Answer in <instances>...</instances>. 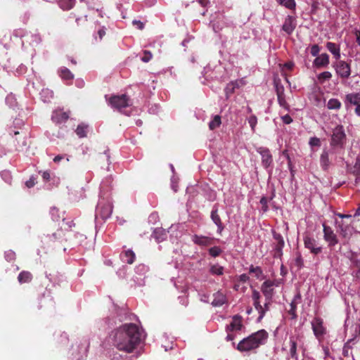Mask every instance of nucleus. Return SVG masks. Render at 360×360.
<instances>
[{"label": "nucleus", "instance_id": "obj_1", "mask_svg": "<svg viewBox=\"0 0 360 360\" xmlns=\"http://www.w3.org/2000/svg\"><path fill=\"white\" fill-rule=\"evenodd\" d=\"M114 346L120 351L131 353L141 342V333L135 323H124L112 332Z\"/></svg>", "mask_w": 360, "mask_h": 360}, {"label": "nucleus", "instance_id": "obj_2", "mask_svg": "<svg viewBox=\"0 0 360 360\" xmlns=\"http://www.w3.org/2000/svg\"><path fill=\"white\" fill-rule=\"evenodd\" d=\"M268 336V333L265 330H259L243 339L238 344L237 349L240 352H248L257 349L266 342Z\"/></svg>", "mask_w": 360, "mask_h": 360}, {"label": "nucleus", "instance_id": "obj_3", "mask_svg": "<svg viewBox=\"0 0 360 360\" xmlns=\"http://www.w3.org/2000/svg\"><path fill=\"white\" fill-rule=\"evenodd\" d=\"M252 301H253V305H254L255 309L259 313V316L257 318V321L259 322L264 318L266 313L268 311H269L270 306L271 305V303H272V300L265 298V302H264V305H262L260 304V301H259V300L261 298L260 293L259 292H257L256 290H252Z\"/></svg>", "mask_w": 360, "mask_h": 360}, {"label": "nucleus", "instance_id": "obj_4", "mask_svg": "<svg viewBox=\"0 0 360 360\" xmlns=\"http://www.w3.org/2000/svg\"><path fill=\"white\" fill-rule=\"evenodd\" d=\"M108 104L111 108L122 111L123 108L130 105V99L126 94L113 95L110 97Z\"/></svg>", "mask_w": 360, "mask_h": 360}, {"label": "nucleus", "instance_id": "obj_5", "mask_svg": "<svg viewBox=\"0 0 360 360\" xmlns=\"http://www.w3.org/2000/svg\"><path fill=\"white\" fill-rule=\"evenodd\" d=\"M112 212V205L109 199L104 198L99 200L96 207V214L103 219L109 218Z\"/></svg>", "mask_w": 360, "mask_h": 360}, {"label": "nucleus", "instance_id": "obj_6", "mask_svg": "<svg viewBox=\"0 0 360 360\" xmlns=\"http://www.w3.org/2000/svg\"><path fill=\"white\" fill-rule=\"evenodd\" d=\"M299 339H300L299 336L291 335L289 338V340L288 342H285L283 343V346L282 347V350L283 351H288L290 357L295 360L298 359L297 349V341Z\"/></svg>", "mask_w": 360, "mask_h": 360}, {"label": "nucleus", "instance_id": "obj_7", "mask_svg": "<svg viewBox=\"0 0 360 360\" xmlns=\"http://www.w3.org/2000/svg\"><path fill=\"white\" fill-rule=\"evenodd\" d=\"M344 103L345 107L349 109L352 105H355V113L360 117V94L350 93L345 95Z\"/></svg>", "mask_w": 360, "mask_h": 360}, {"label": "nucleus", "instance_id": "obj_8", "mask_svg": "<svg viewBox=\"0 0 360 360\" xmlns=\"http://www.w3.org/2000/svg\"><path fill=\"white\" fill-rule=\"evenodd\" d=\"M346 135L342 125L337 126L333 131L331 142L332 146H342Z\"/></svg>", "mask_w": 360, "mask_h": 360}, {"label": "nucleus", "instance_id": "obj_9", "mask_svg": "<svg viewBox=\"0 0 360 360\" xmlns=\"http://www.w3.org/2000/svg\"><path fill=\"white\" fill-rule=\"evenodd\" d=\"M304 248L308 249L311 253L314 255H319L322 252V247L319 245L318 242L309 235L304 236Z\"/></svg>", "mask_w": 360, "mask_h": 360}, {"label": "nucleus", "instance_id": "obj_10", "mask_svg": "<svg viewBox=\"0 0 360 360\" xmlns=\"http://www.w3.org/2000/svg\"><path fill=\"white\" fill-rule=\"evenodd\" d=\"M323 238L328 243V245L333 247L337 245L338 243V240L333 229L325 223L323 224Z\"/></svg>", "mask_w": 360, "mask_h": 360}, {"label": "nucleus", "instance_id": "obj_11", "mask_svg": "<svg viewBox=\"0 0 360 360\" xmlns=\"http://www.w3.org/2000/svg\"><path fill=\"white\" fill-rule=\"evenodd\" d=\"M257 152L262 156V163L264 167L266 169L269 168L273 162V158L270 150L266 148L261 147L257 149Z\"/></svg>", "mask_w": 360, "mask_h": 360}, {"label": "nucleus", "instance_id": "obj_12", "mask_svg": "<svg viewBox=\"0 0 360 360\" xmlns=\"http://www.w3.org/2000/svg\"><path fill=\"white\" fill-rule=\"evenodd\" d=\"M296 18L291 15H288L282 26V30L288 34H291L296 27Z\"/></svg>", "mask_w": 360, "mask_h": 360}, {"label": "nucleus", "instance_id": "obj_13", "mask_svg": "<svg viewBox=\"0 0 360 360\" xmlns=\"http://www.w3.org/2000/svg\"><path fill=\"white\" fill-rule=\"evenodd\" d=\"M335 70L337 74L342 78H348L350 75V66L345 61H339Z\"/></svg>", "mask_w": 360, "mask_h": 360}, {"label": "nucleus", "instance_id": "obj_14", "mask_svg": "<svg viewBox=\"0 0 360 360\" xmlns=\"http://www.w3.org/2000/svg\"><path fill=\"white\" fill-rule=\"evenodd\" d=\"M261 291L266 299H271L274 294V283L268 280L264 281L261 285Z\"/></svg>", "mask_w": 360, "mask_h": 360}, {"label": "nucleus", "instance_id": "obj_15", "mask_svg": "<svg viewBox=\"0 0 360 360\" xmlns=\"http://www.w3.org/2000/svg\"><path fill=\"white\" fill-rule=\"evenodd\" d=\"M312 329L316 337L321 336L325 333V328L323 326V321L319 317L314 318L311 321Z\"/></svg>", "mask_w": 360, "mask_h": 360}, {"label": "nucleus", "instance_id": "obj_16", "mask_svg": "<svg viewBox=\"0 0 360 360\" xmlns=\"http://www.w3.org/2000/svg\"><path fill=\"white\" fill-rule=\"evenodd\" d=\"M249 277L246 274H242L240 276L239 281L234 285L236 290L245 291L249 289H252L249 282Z\"/></svg>", "mask_w": 360, "mask_h": 360}, {"label": "nucleus", "instance_id": "obj_17", "mask_svg": "<svg viewBox=\"0 0 360 360\" xmlns=\"http://www.w3.org/2000/svg\"><path fill=\"white\" fill-rule=\"evenodd\" d=\"M69 118V113L61 110H56L52 115V120L56 124L66 122Z\"/></svg>", "mask_w": 360, "mask_h": 360}, {"label": "nucleus", "instance_id": "obj_18", "mask_svg": "<svg viewBox=\"0 0 360 360\" xmlns=\"http://www.w3.org/2000/svg\"><path fill=\"white\" fill-rule=\"evenodd\" d=\"M227 328L230 331H240L243 328L242 317L239 315L233 316L232 321Z\"/></svg>", "mask_w": 360, "mask_h": 360}, {"label": "nucleus", "instance_id": "obj_19", "mask_svg": "<svg viewBox=\"0 0 360 360\" xmlns=\"http://www.w3.org/2000/svg\"><path fill=\"white\" fill-rule=\"evenodd\" d=\"M338 231L344 238H349L352 235V227L344 223L339 224L338 226Z\"/></svg>", "mask_w": 360, "mask_h": 360}, {"label": "nucleus", "instance_id": "obj_20", "mask_svg": "<svg viewBox=\"0 0 360 360\" xmlns=\"http://www.w3.org/2000/svg\"><path fill=\"white\" fill-rule=\"evenodd\" d=\"M213 238L202 236H194L193 242L199 245L209 246L213 244Z\"/></svg>", "mask_w": 360, "mask_h": 360}, {"label": "nucleus", "instance_id": "obj_21", "mask_svg": "<svg viewBox=\"0 0 360 360\" xmlns=\"http://www.w3.org/2000/svg\"><path fill=\"white\" fill-rule=\"evenodd\" d=\"M329 63V57L326 53H322L314 61V65L317 68L326 67Z\"/></svg>", "mask_w": 360, "mask_h": 360}, {"label": "nucleus", "instance_id": "obj_22", "mask_svg": "<svg viewBox=\"0 0 360 360\" xmlns=\"http://www.w3.org/2000/svg\"><path fill=\"white\" fill-rule=\"evenodd\" d=\"M32 278V274L28 271H21L18 276V281L20 284L30 283Z\"/></svg>", "mask_w": 360, "mask_h": 360}, {"label": "nucleus", "instance_id": "obj_23", "mask_svg": "<svg viewBox=\"0 0 360 360\" xmlns=\"http://www.w3.org/2000/svg\"><path fill=\"white\" fill-rule=\"evenodd\" d=\"M225 303V295L221 292H217L213 295V300L212 304L214 307H221Z\"/></svg>", "mask_w": 360, "mask_h": 360}, {"label": "nucleus", "instance_id": "obj_24", "mask_svg": "<svg viewBox=\"0 0 360 360\" xmlns=\"http://www.w3.org/2000/svg\"><path fill=\"white\" fill-rule=\"evenodd\" d=\"M329 153L326 150H323L320 157V164L323 169L327 170L330 165Z\"/></svg>", "mask_w": 360, "mask_h": 360}, {"label": "nucleus", "instance_id": "obj_25", "mask_svg": "<svg viewBox=\"0 0 360 360\" xmlns=\"http://www.w3.org/2000/svg\"><path fill=\"white\" fill-rule=\"evenodd\" d=\"M351 172L356 176L355 182L359 183L360 181V158H356L354 165L351 168Z\"/></svg>", "mask_w": 360, "mask_h": 360}, {"label": "nucleus", "instance_id": "obj_26", "mask_svg": "<svg viewBox=\"0 0 360 360\" xmlns=\"http://www.w3.org/2000/svg\"><path fill=\"white\" fill-rule=\"evenodd\" d=\"M59 75L63 80L66 81L72 80L74 78L73 74L68 68L65 67H62L60 68Z\"/></svg>", "mask_w": 360, "mask_h": 360}, {"label": "nucleus", "instance_id": "obj_27", "mask_svg": "<svg viewBox=\"0 0 360 360\" xmlns=\"http://www.w3.org/2000/svg\"><path fill=\"white\" fill-rule=\"evenodd\" d=\"M326 47L328 51L334 55L336 59H338L340 57V48L335 44L328 42L326 44Z\"/></svg>", "mask_w": 360, "mask_h": 360}, {"label": "nucleus", "instance_id": "obj_28", "mask_svg": "<svg viewBox=\"0 0 360 360\" xmlns=\"http://www.w3.org/2000/svg\"><path fill=\"white\" fill-rule=\"evenodd\" d=\"M70 15H73V17L76 18V22L79 26L84 25L88 21L87 15L84 13L78 14L72 13H70Z\"/></svg>", "mask_w": 360, "mask_h": 360}, {"label": "nucleus", "instance_id": "obj_29", "mask_svg": "<svg viewBox=\"0 0 360 360\" xmlns=\"http://www.w3.org/2000/svg\"><path fill=\"white\" fill-rule=\"evenodd\" d=\"M135 257L134 252L131 250H128L124 251L122 260L127 264H131L134 263Z\"/></svg>", "mask_w": 360, "mask_h": 360}, {"label": "nucleus", "instance_id": "obj_30", "mask_svg": "<svg viewBox=\"0 0 360 360\" xmlns=\"http://www.w3.org/2000/svg\"><path fill=\"white\" fill-rule=\"evenodd\" d=\"M301 296L300 294H297L293 299V300L290 303V309L289 310V314L292 315V319H295L297 318L296 314V308H297V300H300Z\"/></svg>", "mask_w": 360, "mask_h": 360}, {"label": "nucleus", "instance_id": "obj_31", "mask_svg": "<svg viewBox=\"0 0 360 360\" xmlns=\"http://www.w3.org/2000/svg\"><path fill=\"white\" fill-rule=\"evenodd\" d=\"M211 218L213 220V221L215 223V224L218 226V231L219 232H221V231L223 230V226L221 222L220 217L217 213V210L212 211Z\"/></svg>", "mask_w": 360, "mask_h": 360}, {"label": "nucleus", "instance_id": "obj_32", "mask_svg": "<svg viewBox=\"0 0 360 360\" xmlns=\"http://www.w3.org/2000/svg\"><path fill=\"white\" fill-rule=\"evenodd\" d=\"M75 132L79 138L86 137L88 132V126L84 124H79Z\"/></svg>", "mask_w": 360, "mask_h": 360}, {"label": "nucleus", "instance_id": "obj_33", "mask_svg": "<svg viewBox=\"0 0 360 360\" xmlns=\"http://www.w3.org/2000/svg\"><path fill=\"white\" fill-rule=\"evenodd\" d=\"M341 107L340 101L337 98H330L327 103L329 110H339Z\"/></svg>", "mask_w": 360, "mask_h": 360}, {"label": "nucleus", "instance_id": "obj_34", "mask_svg": "<svg viewBox=\"0 0 360 360\" xmlns=\"http://www.w3.org/2000/svg\"><path fill=\"white\" fill-rule=\"evenodd\" d=\"M75 2V0H60L59 6L63 10H70L73 7Z\"/></svg>", "mask_w": 360, "mask_h": 360}, {"label": "nucleus", "instance_id": "obj_35", "mask_svg": "<svg viewBox=\"0 0 360 360\" xmlns=\"http://www.w3.org/2000/svg\"><path fill=\"white\" fill-rule=\"evenodd\" d=\"M221 123V117L218 115H215L212 120L209 123V128L210 130H214L219 127Z\"/></svg>", "mask_w": 360, "mask_h": 360}, {"label": "nucleus", "instance_id": "obj_36", "mask_svg": "<svg viewBox=\"0 0 360 360\" xmlns=\"http://www.w3.org/2000/svg\"><path fill=\"white\" fill-rule=\"evenodd\" d=\"M249 272L250 274H253L254 276L258 279H260L262 275V269L259 266H254L253 265L250 266Z\"/></svg>", "mask_w": 360, "mask_h": 360}, {"label": "nucleus", "instance_id": "obj_37", "mask_svg": "<svg viewBox=\"0 0 360 360\" xmlns=\"http://www.w3.org/2000/svg\"><path fill=\"white\" fill-rule=\"evenodd\" d=\"M277 98L280 106L283 107L286 110H290V105L285 100V94L277 95Z\"/></svg>", "mask_w": 360, "mask_h": 360}, {"label": "nucleus", "instance_id": "obj_38", "mask_svg": "<svg viewBox=\"0 0 360 360\" xmlns=\"http://www.w3.org/2000/svg\"><path fill=\"white\" fill-rule=\"evenodd\" d=\"M274 238L278 241V245H276V250L279 252L281 253L282 248L284 245V241L283 240L282 236L280 234L275 233L274 235Z\"/></svg>", "mask_w": 360, "mask_h": 360}, {"label": "nucleus", "instance_id": "obj_39", "mask_svg": "<svg viewBox=\"0 0 360 360\" xmlns=\"http://www.w3.org/2000/svg\"><path fill=\"white\" fill-rule=\"evenodd\" d=\"M277 1L289 9H293L295 7V0H277Z\"/></svg>", "mask_w": 360, "mask_h": 360}, {"label": "nucleus", "instance_id": "obj_40", "mask_svg": "<svg viewBox=\"0 0 360 360\" xmlns=\"http://www.w3.org/2000/svg\"><path fill=\"white\" fill-rule=\"evenodd\" d=\"M212 274L216 275H222L224 273V268L218 265H213L210 269Z\"/></svg>", "mask_w": 360, "mask_h": 360}, {"label": "nucleus", "instance_id": "obj_41", "mask_svg": "<svg viewBox=\"0 0 360 360\" xmlns=\"http://www.w3.org/2000/svg\"><path fill=\"white\" fill-rule=\"evenodd\" d=\"M274 85H275V89H276V95H281V94H284V87L283 85L281 84V83L279 82H277V81H274Z\"/></svg>", "mask_w": 360, "mask_h": 360}, {"label": "nucleus", "instance_id": "obj_42", "mask_svg": "<svg viewBox=\"0 0 360 360\" xmlns=\"http://www.w3.org/2000/svg\"><path fill=\"white\" fill-rule=\"evenodd\" d=\"M332 77V75L330 72H323L319 75L318 79L321 80V82H323L325 80L330 79Z\"/></svg>", "mask_w": 360, "mask_h": 360}, {"label": "nucleus", "instance_id": "obj_43", "mask_svg": "<svg viewBox=\"0 0 360 360\" xmlns=\"http://www.w3.org/2000/svg\"><path fill=\"white\" fill-rule=\"evenodd\" d=\"M153 55L150 51L145 50L143 51V56L141 58V60L144 63H148L152 59Z\"/></svg>", "mask_w": 360, "mask_h": 360}, {"label": "nucleus", "instance_id": "obj_44", "mask_svg": "<svg viewBox=\"0 0 360 360\" xmlns=\"http://www.w3.org/2000/svg\"><path fill=\"white\" fill-rule=\"evenodd\" d=\"M248 123L250 124V126L251 127L252 130L254 131H255V127L257 125V119L256 116L251 115L248 118Z\"/></svg>", "mask_w": 360, "mask_h": 360}, {"label": "nucleus", "instance_id": "obj_45", "mask_svg": "<svg viewBox=\"0 0 360 360\" xmlns=\"http://www.w3.org/2000/svg\"><path fill=\"white\" fill-rule=\"evenodd\" d=\"M238 87L239 84L238 81L231 82L228 84V86H226V90H229V92L233 93L234 89Z\"/></svg>", "mask_w": 360, "mask_h": 360}, {"label": "nucleus", "instance_id": "obj_46", "mask_svg": "<svg viewBox=\"0 0 360 360\" xmlns=\"http://www.w3.org/2000/svg\"><path fill=\"white\" fill-rule=\"evenodd\" d=\"M5 257L8 262L13 261L15 259V253L12 250H8L6 252Z\"/></svg>", "mask_w": 360, "mask_h": 360}, {"label": "nucleus", "instance_id": "obj_47", "mask_svg": "<svg viewBox=\"0 0 360 360\" xmlns=\"http://www.w3.org/2000/svg\"><path fill=\"white\" fill-rule=\"evenodd\" d=\"M209 252L212 257H217L221 252V250L217 247H213L209 250Z\"/></svg>", "mask_w": 360, "mask_h": 360}, {"label": "nucleus", "instance_id": "obj_48", "mask_svg": "<svg viewBox=\"0 0 360 360\" xmlns=\"http://www.w3.org/2000/svg\"><path fill=\"white\" fill-rule=\"evenodd\" d=\"M354 266L357 268V271L354 273L353 276L359 278H360V261H354Z\"/></svg>", "mask_w": 360, "mask_h": 360}, {"label": "nucleus", "instance_id": "obj_49", "mask_svg": "<svg viewBox=\"0 0 360 360\" xmlns=\"http://www.w3.org/2000/svg\"><path fill=\"white\" fill-rule=\"evenodd\" d=\"M309 144L311 146H319L321 145L320 139L316 137H312L309 140Z\"/></svg>", "mask_w": 360, "mask_h": 360}, {"label": "nucleus", "instance_id": "obj_50", "mask_svg": "<svg viewBox=\"0 0 360 360\" xmlns=\"http://www.w3.org/2000/svg\"><path fill=\"white\" fill-rule=\"evenodd\" d=\"M267 199L266 197H262L260 200V203L262 205V210L266 212L268 210Z\"/></svg>", "mask_w": 360, "mask_h": 360}, {"label": "nucleus", "instance_id": "obj_51", "mask_svg": "<svg viewBox=\"0 0 360 360\" xmlns=\"http://www.w3.org/2000/svg\"><path fill=\"white\" fill-rule=\"evenodd\" d=\"M283 122L285 124H290L292 122V119L289 115H285L281 117Z\"/></svg>", "mask_w": 360, "mask_h": 360}, {"label": "nucleus", "instance_id": "obj_52", "mask_svg": "<svg viewBox=\"0 0 360 360\" xmlns=\"http://www.w3.org/2000/svg\"><path fill=\"white\" fill-rule=\"evenodd\" d=\"M311 54L313 56H316V55H318L319 52V47L317 44H314L311 46Z\"/></svg>", "mask_w": 360, "mask_h": 360}, {"label": "nucleus", "instance_id": "obj_53", "mask_svg": "<svg viewBox=\"0 0 360 360\" xmlns=\"http://www.w3.org/2000/svg\"><path fill=\"white\" fill-rule=\"evenodd\" d=\"M134 25H136L139 30H143L144 27V24L140 20H134L132 22Z\"/></svg>", "mask_w": 360, "mask_h": 360}, {"label": "nucleus", "instance_id": "obj_54", "mask_svg": "<svg viewBox=\"0 0 360 360\" xmlns=\"http://www.w3.org/2000/svg\"><path fill=\"white\" fill-rule=\"evenodd\" d=\"M105 34H106V32H105V30L104 27L101 28L98 31V37H99L100 39H102L103 37L105 35Z\"/></svg>", "mask_w": 360, "mask_h": 360}, {"label": "nucleus", "instance_id": "obj_55", "mask_svg": "<svg viewBox=\"0 0 360 360\" xmlns=\"http://www.w3.org/2000/svg\"><path fill=\"white\" fill-rule=\"evenodd\" d=\"M25 184L28 188L33 187L35 184L34 179H30V180L26 181Z\"/></svg>", "mask_w": 360, "mask_h": 360}, {"label": "nucleus", "instance_id": "obj_56", "mask_svg": "<svg viewBox=\"0 0 360 360\" xmlns=\"http://www.w3.org/2000/svg\"><path fill=\"white\" fill-rule=\"evenodd\" d=\"M65 155H58L53 158V161L56 163H58L60 161H61L63 159H64Z\"/></svg>", "mask_w": 360, "mask_h": 360}, {"label": "nucleus", "instance_id": "obj_57", "mask_svg": "<svg viewBox=\"0 0 360 360\" xmlns=\"http://www.w3.org/2000/svg\"><path fill=\"white\" fill-rule=\"evenodd\" d=\"M356 41L357 44L360 46V31H355Z\"/></svg>", "mask_w": 360, "mask_h": 360}, {"label": "nucleus", "instance_id": "obj_58", "mask_svg": "<svg viewBox=\"0 0 360 360\" xmlns=\"http://www.w3.org/2000/svg\"><path fill=\"white\" fill-rule=\"evenodd\" d=\"M198 3L202 7H205L209 4V0H198Z\"/></svg>", "mask_w": 360, "mask_h": 360}, {"label": "nucleus", "instance_id": "obj_59", "mask_svg": "<svg viewBox=\"0 0 360 360\" xmlns=\"http://www.w3.org/2000/svg\"><path fill=\"white\" fill-rule=\"evenodd\" d=\"M42 177L45 180H49L50 179V174L48 172H44L42 174Z\"/></svg>", "mask_w": 360, "mask_h": 360}, {"label": "nucleus", "instance_id": "obj_60", "mask_svg": "<svg viewBox=\"0 0 360 360\" xmlns=\"http://www.w3.org/2000/svg\"><path fill=\"white\" fill-rule=\"evenodd\" d=\"M342 354L345 356H347L349 355V347H345L343 348Z\"/></svg>", "mask_w": 360, "mask_h": 360}, {"label": "nucleus", "instance_id": "obj_61", "mask_svg": "<svg viewBox=\"0 0 360 360\" xmlns=\"http://www.w3.org/2000/svg\"><path fill=\"white\" fill-rule=\"evenodd\" d=\"M288 168L291 172V174L293 175V172H294V170L292 169V161H289L288 162Z\"/></svg>", "mask_w": 360, "mask_h": 360}, {"label": "nucleus", "instance_id": "obj_62", "mask_svg": "<svg viewBox=\"0 0 360 360\" xmlns=\"http://www.w3.org/2000/svg\"><path fill=\"white\" fill-rule=\"evenodd\" d=\"M337 215H338L339 217L342 218V219H343V218H349V217H351V215H349V214H340V213L337 214Z\"/></svg>", "mask_w": 360, "mask_h": 360}, {"label": "nucleus", "instance_id": "obj_63", "mask_svg": "<svg viewBox=\"0 0 360 360\" xmlns=\"http://www.w3.org/2000/svg\"><path fill=\"white\" fill-rule=\"evenodd\" d=\"M213 29H214V32H217L221 30V28L219 29L218 27H217L215 23L213 24Z\"/></svg>", "mask_w": 360, "mask_h": 360}, {"label": "nucleus", "instance_id": "obj_64", "mask_svg": "<svg viewBox=\"0 0 360 360\" xmlns=\"http://www.w3.org/2000/svg\"><path fill=\"white\" fill-rule=\"evenodd\" d=\"M360 215V206L356 209V212L354 214V216H359Z\"/></svg>", "mask_w": 360, "mask_h": 360}]
</instances>
